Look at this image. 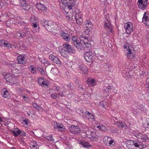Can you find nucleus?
Wrapping results in <instances>:
<instances>
[{"mask_svg":"<svg viewBox=\"0 0 149 149\" xmlns=\"http://www.w3.org/2000/svg\"><path fill=\"white\" fill-rule=\"evenodd\" d=\"M74 6V3H72L71 4H68L66 6V8L65 9L66 14H65V16L66 17V19L68 22L72 23L74 22V19L76 20V23L79 25L82 24L83 19L82 18V14L81 12H79L78 10H76L75 13H72L71 10L72 7Z\"/></svg>","mask_w":149,"mask_h":149,"instance_id":"obj_1","label":"nucleus"},{"mask_svg":"<svg viewBox=\"0 0 149 149\" xmlns=\"http://www.w3.org/2000/svg\"><path fill=\"white\" fill-rule=\"evenodd\" d=\"M81 42L78 40L77 36H74L72 38L73 43L77 48L81 50L89 48L91 46L92 41L84 36L80 38Z\"/></svg>","mask_w":149,"mask_h":149,"instance_id":"obj_2","label":"nucleus"},{"mask_svg":"<svg viewBox=\"0 0 149 149\" xmlns=\"http://www.w3.org/2000/svg\"><path fill=\"white\" fill-rule=\"evenodd\" d=\"M49 23L51 30L48 31H49L56 33V32H60L61 30H63V26L58 22H54L52 21Z\"/></svg>","mask_w":149,"mask_h":149,"instance_id":"obj_3","label":"nucleus"},{"mask_svg":"<svg viewBox=\"0 0 149 149\" xmlns=\"http://www.w3.org/2000/svg\"><path fill=\"white\" fill-rule=\"evenodd\" d=\"M52 90L55 92V93L51 94V96L53 98L56 99L58 98V96L62 97L64 96L61 91V88L57 85H55L52 87Z\"/></svg>","mask_w":149,"mask_h":149,"instance_id":"obj_4","label":"nucleus"},{"mask_svg":"<svg viewBox=\"0 0 149 149\" xmlns=\"http://www.w3.org/2000/svg\"><path fill=\"white\" fill-rule=\"evenodd\" d=\"M104 31H106L107 34H110L112 30V27L110 23L108 20H107L104 21Z\"/></svg>","mask_w":149,"mask_h":149,"instance_id":"obj_5","label":"nucleus"},{"mask_svg":"<svg viewBox=\"0 0 149 149\" xmlns=\"http://www.w3.org/2000/svg\"><path fill=\"white\" fill-rule=\"evenodd\" d=\"M134 136L138 139H141L143 141L146 142H149V137L145 134H143L141 133L135 132Z\"/></svg>","mask_w":149,"mask_h":149,"instance_id":"obj_6","label":"nucleus"},{"mask_svg":"<svg viewBox=\"0 0 149 149\" xmlns=\"http://www.w3.org/2000/svg\"><path fill=\"white\" fill-rule=\"evenodd\" d=\"M124 27L127 34H130L133 31V26L132 23L128 22L125 24Z\"/></svg>","mask_w":149,"mask_h":149,"instance_id":"obj_7","label":"nucleus"},{"mask_svg":"<svg viewBox=\"0 0 149 149\" xmlns=\"http://www.w3.org/2000/svg\"><path fill=\"white\" fill-rule=\"evenodd\" d=\"M69 131L74 134H77L80 133V128L77 126L71 125L69 127Z\"/></svg>","mask_w":149,"mask_h":149,"instance_id":"obj_8","label":"nucleus"},{"mask_svg":"<svg viewBox=\"0 0 149 149\" xmlns=\"http://www.w3.org/2000/svg\"><path fill=\"white\" fill-rule=\"evenodd\" d=\"M94 54L91 52H87L84 54L85 61L88 62H92L94 58Z\"/></svg>","mask_w":149,"mask_h":149,"instance_id":"obj_9","label":"nucleus"},{"mask_svg":"<svg viewBox=\"0 0 149 149\" xmlns=\"http://www.w3.org/2000/svg\"><path fill=\"white\" fill-rule=\"evenodd\" d=\"M77 68L78 70L81 73L85 74H87L88 70L85 65L83 64H78Z\"/></svg>","mask_w":149,"mask_h":149,"instance_id":"obj_10","label":"nucleus"},{"mask_svg":"<svg viewBox=\"0 0 149 149\" xmlns=\"http://www.w3.org/2000/svg\"><path fill=\"white\" fill-rule=\"evenodd\" d=\"M49 58L54 63H56L59 65H63V64L60 60L56 56L53 54H50L49 56Z\"/></svg>","mask_w":149,"mask_h":149,"instance_id":"obj_11","label":"nucleus"},{"mask_svg":"<svg viewBox=\"0 0 149 149\" xmlns=\"http://www.w3.org/2000/svg\"><path fill=\"white\" fill-rule=\"evenodd\" d=\"M29 29H28V30L26 29H23L22 30H19L17 33V35L18 37L23 38L29 33Z\"/></svg>","mask_w":149,"mask_h":149,"instance_id":"obj_12","label":"nucleus"},{"mask_svg":"<svg viewBox=\"0 0 149 149\" xmlns=\"http://www.w3.org/2000/svg\"><path fill=\"white\" fill-rule=\"evenodd\" d=\"M36 6L39 11L47 13V8L44 4L40 3H38L37 4Z\"/></svg>","mask_w":149,"mask_h":149,"instance_id":"obj_13","label":"nucleus"},{"mask_svg":"<svg viewBox=\"0 0 149 149\" xmlns=\"http://www.w3.org/2000/svg\"><path fill=\"white\" fill-rule=\"evenodd\" d=\"M85 25V29H86V32L89 33V32L92 29L93 27V24L90 20H86L84 23Z\"/></svg>","mask_w":149,"mask_h":149,"instance_id":"obj_14","label":"nucleus"},{"mask_svg":"<svg viewBox=\"0 0 149 149\" xmlns=\"http://www.w3.org/2000/svg\"><path fill=\"white\" fill-rule=\"evenodd\" d=\"M148 0H138V3L139 7L140 8L144 10L147 5Z\"/></svg>","mask_w":149,"mask_h":149,"instance_id":"obj_15","label":"nucleus"},{"mask_svg":"<svg viewBox=\"0 0 149 149\" xmlns=\"http://www.w3.org/2000/svg\"><path fill=\"white\" fill-rule=\"evenodd\" d=\"M17 60L18 64L24 65L26 64V60L25 56L22 55H20L17 56Z\"/></svg>","mask_w":149,"mask_h":149,"instance_id":"obj_16","label":"nucleus"},{"mask_svg":"<svg viewBox=\"0 0 149 149\" xmlns=\"http://www.w3.org/2000/svg\"><path fill=\"white\" fill-rule=\"evenodd\" d=\"M6 81L10 83H14V80L15 78L13 77V75L10 74H7L4 76Z\"/></svg>","mask_w":149,"mask_h":149,"instance_id":"obj_17","label":"nucleus"},{"mask_svg":"<svg viewBox=\"0 0 149 149\" xmlns=\"http://www.w3.org/2000/svg\"><path fill=\"white\" fill-rule=\"evenodd\" d=\"M27 0H20V3L23 8L25 10H28L30 8L29 5L26 3Z\"/></svg>","mask_w":149,"mask_h":149,"instance_id":"obj_18","label":"nucleus"},{"mask_svg":"<svg viewBox=\"0 0 149 149\" xmlns=\"http://www.w3.org/2000/svg\"><path fill=\"white\" fill-rule=\"evenodd\" d=\"M148 14L145 12L142 18V22L147 26L149 25V18Z\"/></svg>","mask_w":149,"mask_h":149,"instance_id":"obj_19","label":"nucleus"},{"mask_svg":"<svg viewBox=\"0 0 149 149\" xmlns=\"http://www.w3.org/2000/svg\"><path fill=\"white\" fill-rule=\"evenodd\" d=\"M52 21H47L46 20H43L42 22V23L43 26H44L46 29L48 31L51 30V28H50V25L49 24V22H52Z\"/></svg>","mask_w":149,"mask_h":149,"instance_id":"obj_20","label":"nucleus"},{"mask_svg":"<svg viewBox=\"0 0 149 149\" xmlns=\"http://www.w3.org/2000/svg\"><path fill=\"white\" fill-rule=\"evenodd\" d=\"M125 55L129 59H132L135 57V54L134 52L132 51L131 49H129Z\"/></svg>","mask_w":149,"mask_h":149,"instance_id":"obj_21","label":"nucleus"},{"mask_svg":"<svg viewBox=\"0 0 149 149\" xmlns=\"http://www.w3.org/2000/svg\"><path fill=\"white\" fill-rule=\"evenodd\" d=\"M54 128L55 129H58V130L61 131H64L65 130V128L63 125L56 122L54 124Z\"/></svg>","mask_w":149,"mask_h":149,"instance_id":"obj_22","label":"nucleus"},{"mask_svg":"<svg viewBox=\"0 0 149 149\" xmlns=\"http://www.w3.org/2000/svg\"><path fill=\"white\" fill-rule=\"evenodd\" d=\"M60 34L63 39L65 41H68L70 40V37L68 34L65 33L63 31H62L60 33Z\"/></svg>","mask_w":149,"mask_h":149,"instance_id":"obj_23","label":"nucleus"},{"mask_svg":"<svg viewBox=\"0 0 149 149\" xmlns=\"http://www.w3.org/2000/svg\"><path fill=\"white\" fill-rule=\"evenodd\" d=\"M134 141L132 140H128L126 142L125 144L126 147L129 149H134Z\"/></svg>","mask_w":149,"mask_h":149,"instance_id":"obj_24","label":"nucleus"},{"mask_svg":"<svg viewBox=\"0 0 149 149\" xmlns=\"http://www.w3.org/2000/svg\"><path fill=\"white\" fill-rule=\"evenodd\" d=\"M63 46L64 48L66 49L67 51L68 52H72V48L68 42H65L63 45Z\"/></svg>","mask_w":149,"mask_h":149,"instance_id":"obj_25","label":"nucleus"},{"mask_svg":"<svg viewBox=\"0 0 149 149\" xmlns=\"http://www.w3.org/2000/svg\"><path fill=\"white\" fill-rule=\"evenodd\" d=\"M32 24V28L33 29L32 30L33 32H38L39 31V23L38 22H35Z\"/></svg>","mask_w":149,"mask_h":149,"instance_id":"obj_26","label":"nucleus"},{"mask_svg":"<svg viewBox=\"0 0 149 149\" xmlns=\"http://www.w3.org/2000/svg\"><path fill=\"white\" fill-rule=\"evenodd\" d=\"M12 133L14 137H17L20 134L21 130L18 128H16L12 131Z\"/></svg>","mask_w":149,"mask_h":149,"instance_id":"obj_27","label":"nucleus"},{"mask_svg":"<svg viewBox=\"0 0 149 149\" xmlns=\"http://www.w3.org/2000/svg\"><path fill=\"white\" fill-rule=\"evenodd\" d=\"M17 66L14 64L11 65V69L13 74L18 73L19 72V69L17 68Z\"/></svg>","mask_w":149,"mask_h":149,"instance_id":"obj_28","label":"nucleus"},{"mask_svg":"<svg viewBox=\"0 0 149 149\" xmlns=\"http://www.w3.org/2000/svg\"><path fill=\"white\" fill-rule=\"evenodd\" d=\"M89 137L91 140L93 141H95L97 140V136L96 133L94 132H93L91 133V135L89 136Z\"/></svg>","mask_w":149,"mask_h":149,"instance_id":"obj_29","label":"nucleus"},{"mask_svg":"<svg viewBox=\"0 0 149 149\" xmlns=\"http://www.w3.org/2000/svg\"><path fill=\"white\" fill-rule=\"evenodd\" d=\"M87 81V83L89 86H92L95 85V81L94 79L91 78H88Z\"/></svg>","mask_w":149,"mask_h":149,"instance_id":"obj_30","label":"nucleus"},{"mask_svg":"<svg viewBox=\"0 0 149 149\" xmlns=\"http://www.w3.org/2000/svg\"><path fill=\"white\" fill-rule=\"evenodd\" d=\"M30 146L31 149H38L37 143L36 141H31L30 143Z\"/></svg>","mask_w":149,"mask_h":149,"instance_id":"obj_31","label":"nucleus"},{"mask_svg":"<svg viewBox=\"0 0 149 149\" xmlns=\"http://www.w3.org/2000/svg\"><path fill=\"white\" fill-rule=\"evenodd\" d=\"M25 91L26 90L22 88H17L16 90L17 92L21 96L25 94L24 93Z\"/></svg>","mask_w":149,"mask_h":149,"instance_id":"obj_32","label":"nucleus"},{"mask_svg":"<svg viewBox=\"0 0 149 149\" xmlns=\"http://www.w3.org/2000/svg\"><path fill=\"white\" fill-rule=\"evenodd\" d=\"M80 144L82 145L84 148H89L91 147L89 143L85 141H83L80 142Z\"/></svg>","mask_w":149,"mask_h":149,"instance_id":"obj_33","label":"nucleus"},{"mask_svg":"<svg viewBox=\"0 0 149 149\" xmlns=\"http://www.w3.org/2000/svg\"><path fill=\"white\" fill-rule=\"evenodd\" d=\"M59 52L61 56L65 57H66L68 56V52L66 51L65 49H61V50H60Z\"/></svg>","mask_w":149,"mask_h":149,"instance_id":"obj_34","label":"nucleus"},{"mask_svg":"<svg viewBox=\"0 0 149 149\" xmlns=\"http://www.w3.org/2000/svg\"><path fill=\"white\" fill-rule=\"evenodd\" d=\"M117 125L119 128H123L124 127H126L127 125L125 123L121 121L118 122Z\"/></svg>","mask_w":149,"mask_h":149,"instance_id":"obj_35","label":"nucleus"},{"mask_svg":"<svg viewBox=\"0 0 149 149\" xmlns=\"http://www.w3.org/2000/svg\"><path fill=\"white\" fill-rule=\"evenodd\" d=\"M138 108L145 113L146 112L148 111L145 107L144 105L143 104H139L138 106Z\"/></svg>","mask_w":149,"mask_h":149,"instance_id":"obj_36","label":"nucleus"},{"mask_svg":"<svg viewBox=\"0 0 149 149\" xmlns=\"http://www.w3.org/2000/svg\"><path fill=\"white\" fill-rule=\"evenodd\" d=\"M23 126L25 127H27L29 124V120L28 119H25L22 123Z\"/></svg>","mask_w":149,"mask_h":149,"instance_id":"obj_37","label":"nucleus"},{"mask_svg":"<svg viewBox=\"0 0 149 149\" xmlns=\"http://www.w3.org/2000/svg\"><path fill=\"white\" fill-rule=\"evenodd\" d=\"M42 83V84L40 85L41 86H43L44 87H49V83L48 80H45Z\"/></svg>","mask_w":149,"mask_h":149,"instance_id":"obj_38","label":"nucleus"},{"mask_svg":"<svg viewBox=\"0 0 149 149\" xmlns=\"http://www.w3.org/2000/svg\"><path fill=\"white\" fill-rule=\"evenodd\" d=\"M111 137L107 136H105L103 139L105 143L107 145H108L110 140L111 139Z\"/></svg>","mask_w":149,"mask_h":149,"instance_id":"obj_39","label":"nucleus"},{"mask_svg":"<svg viewBox=\"0 0 149 149\" xmlns=\"http://www.w3.org/2000/svg\"><path fill=\"white\" fill-rule=\"evenodd\" d=\"M30 21L31 24L38 22V18L35 16H33L31 17Z\"/></svg>","mask_w":149,"mask_h":149,"instance_id":"obj_40","label":"nucleus"},{"mask_svg":"<svg viewBox=\"0 0 149 149\" xmlns=\"http://www.w3.org/2000/svg\"><path fill=\"white\" fill-rule=\"evenodd\" d=\"M131 47V45L127 42L125 43L123 45L124 48L125 49H126V50L127 51H128L129 49H131L130 48Z\"/></svg>","mask_w":149,"mask_h":149,"instance_id":"obj_41","label":"nucleus"},{"mask_svg":"<svg viewBox=\"0 0 149 149\" xmlns=\"http://www.w3.org/2000/svg\"><path fill=\"white\" fill-rule=\"evenodd\" d=\"M23 99L26 102H29V96L26 94H25L24 95H22L21 96Z\"/></svg>","mask_w":149,"mask_h":149,"instance_id":"obj_42","label":"nucleus"},{"mask_svg":"<svg viewBox=\"0 0 149 149\" xmlns=\"http://www.w3.org/2000/svg\"><path fill=\"white\" fill-rule=\"evenodd\" d=\"M33 107L36 109L40 111L42 110V108L40 107L37 104L33 103Z\"/></svg>","mask_w":149,"mask_h":149,"instance_id":"obj_43","label":"nucleus"},{"mask_svg":"<svg viewBox=\"0 0 149 149\" xmlns=\"http://www.w3.org/2000/svg\"><path fill=\"white\" fill-rule=\"evenodd\" d=\"M97 127L102 131H105L107 130V128L104 125H99L97 126Z\"/></svg>","mask_w":149,"mask_h":149,"instance_id":"obj_44","label":"nucleus"},{"mask_svg":"<svg viewBox=\"0 0 149 149\" xmlns=\"http://www.w3.org/2000/svg\"><path fill=\"white\" fill-rule=\"evenodd\" d=\"M44 137L47 140L49 141H52L54 142V140L53 138L52 135H49V136H46Z\"/></svg>","mask_w":149,"mask_h":149,"instance_id":"obj_45","label":"nucleus"},{"mask_svg":"<svg viewBox=\"0 0 149 149\" xmlns=\"http://www.w3.org/2000/svg\"><path fill=\"white\" fill-rule=\"evenodd\" d=\"M29 68L31 70L32 73H36V68L34 67L33 65H31L29 67Z\"/></svg>","mask_w":149,"mask_h":149,"instance_id":"obj_46","label":"nucleus"},{"mask_svg":"<svg viewBox=\"0 0 149 149\" xmlns=\"http://www.w3.org/2000/svg\"><path fill=\"white\" fill-rule=\"evenodd\" d=\"M42 62L44 64V65L45 66H47L50 64L49 62L45 59H43L42 61Z\"/></svg>","mask_w":149,"mask_h":149,"instance_id":"obj_47","label":"nucleus"},{"mask_svg":"<svg viewBox=\"0 0 149 149\" xmlns=\"http://www.w3.org/2000/svg\"><path fill=\"white\" fill-rule=\"evenodd\" d=\"M9 96V93L7 90L5 91L3 94V97L5 98H8Z\"/></svg>","mask_w":149,"mask_h":149,"instance_id":"obj_48","label":"nucleus"},{"mask_svg":"<svg viewBox=\"0 0 149 149\" xmlns=\"http://www.w3.org/2000/svg\"><path fill=\"white\" fill-rule=\"evenodd\" d=\"M146 88L147 91L149 92V77L147 78L146 80Z\"/></svg>","mask_w":149,"mask_h":149,"instance_id":"obj_49","label":"nucleus"},{"mask_svg":"<svg viewBox=\"0 0 149 149\" xmlns=\"http://www.w3.org/2000/svg\"><path fill=\"white\" fill-rule=\"evenodd\" d=\"M141 143L140 142H136V141H134V143H133V146H134L136 147L137 148H140V146H141Z\"/></svg>","mask_w":149,"mask_h":149,"instance_id":"obj_50","label":"nucleus"},{"mask_svg":"<svg viewBox=\"0 0 149 149\" xmlns=\"http://www.w3.org/2000/svg\"><path fill=\"white\" fill-rule=\"evenodd\" d=\"M45 79L42 77H40L38 79V83L40 85L42 84L43 82Z\"/></svg>","mask_w":149,"mask_h":149,"instance_id":"obj_51","label":"nucleus"},{"mask_svg":"<svg viewBox=\"0 0 149 149\" xmlns=\"http://www.w3.org/2000/svg\"><path fill=\"white\" fill-rule=\"evenodd\" d=\"M37 69L42 74H43L44 72L45 73V71L42 68L40 67H38L37 68Z\"/></svg>","mask_w":149,"mask_h":149,"instance_id":"obj_52","label":"nucleus"},{"mask_svg":"<svg viewBox=\"0 0 149 149\" xmlns=\"http://www.w3.org/2000/svg\"><path fill=\"white\" fill-rule=\"evenodd\" d=\"M15 23L16 24H19L20 25H22L25 24V22L24 21H16Z\"/></svg>","mask_w":149,"mask_h":149,"instance_id":"obj_53","label":"nucleus"},{"mask_svg":"<svg viewBox=\"0 0 149 149\" xmlns=\"http://www.w3.org/2000/svg\"><path fill=\"white\" fill-rule=\"evenodd\" d=\"M115 143L114 141L111 138V139L109 141V143H108V144H109V146L111 145H113Z\"/></svg>","mask_w":149,"mask_h":149,"instance_id":"obj_54","label":"nucleus"},{"mask_svg":"<svg viewBox=\"0 0 149 149\" xmlns=\"http://www.w3.org/2000/svg\"><path fill=\"white\" fill-rule=\"evenodd\" d=\"M3 46H5L6 47L9 48H10L11 47V45L10 44L8 43H6L5 42V43Z\"/></svg>","mask_w":149,"mask_h":149,"instance_id":"obj_55","label":"nucleus"},{"mask_svg":"<svg viewBox=\"0 0 149 149\" xmlns=\"http://www.w3.org/2000/svg\"><path fill=\"white\" fill-rule=\"evenodd\" d=\"M22 136H26V133L23 130H21V133L19 134Z\"/></svg>","mask_w":149,"mask_h":149,"instance_id":"obj_56","label":"nucleus"},{"mask_svg":"<svg viewBox=\"0 0 149 149\" xmlns=\"http://www.w3.org/2000/svg\"><path fill=\"white\" fill-rule=\"evenodd\" d=\"M21 19V18L20 17H17V18H15L14 19V22H13V23L14 22V24H15V22H16V21H19V22L20 21Z\"/></svg>","mask_w":149,"mask_h":149,"instance_id":"obj_57","label":"nucleus"},{"mask_svg":"<svg viewBox=\"0 0 149 149\" xmlns=\"http://www.w3.org/2000/svg\"><path fill=\"white\" fill-rule=\"evenodd\" d=\"M93 132H91L90 130H88L86 131V134L89 136L91 135V133Z\"/></svg>","mask_w":149,"mask_h":149,"instance_id":"obj_58","label":"nucleus"},{"mask_svg":"<svg viewBox=\"0 0 149 149\" xmlns=\"http://www.w3.org/2000/svg\"><path fill=\"white\" fill-rule=\"evenodd\" d=\"M86 112H87V114H88L89 116L91 115V116H92V117H89V118L93 119V120H94V116L93 115L89 112L87 111Z\"/></svg>","mask_w":149,"mask_h":149,"instance_id":"obj_59","label":"nucleus"},{"mask_svg":"<svg viewBox=\"0 0 149 149\" xmlns=\"http://www.w3.org/2000/svg\"><path fill=\"white\" fill-rule=\"evenodd\" d=\"M5 40H0V46H3L5 43Z\"/></svg>","mask_w":149,"mask_h":149,"instance_id":"obj_60","label":"nucleus"},{"mask_svg":"<svg viewBox=\"0 0 149 149\" xmlns=\"http://www.w3.org/2000/svg\"><path fill=\"white\" fill-rule=\"evenodd\" d=\"M143 127H145V128H149V124L148 123H145L143 125Z\"/></svg>","mask_w":149,"mask_h":149,"instance_id":"obj_61","label":"nucleus"},{"mask_svg":"<svg viewBox=\"0 0 149 149\" xmlns=\"http://www.w3.org/2000/svg\"><path fill=\"white\" fill-rule=\"evenodd\" d=\"M108 86H104L103 88L104 90L106 92H109L108 89Z\"/></svg>","mask_w":149,"mask_h":149,"instance_id":"obj_62","label":"nucleus"},{"mask_svg":"<svg viewBox=\"0 0 149 149\" xmlns=\"http://www.w3.org/2000/svg\"><path fill=\"white\" fill-rule=\"evenodd\" d=\"M108 88L109 92H111L112 89H113V87L111 86H108Z\"/></svg>","mask_w":149,"mask_h":149,"instance_id":"obj_63","label":"nucleus"},{"mask_svg":"<svg viewBox=\"0 0 149 149\" xmlns=\"http://www.w3.org/2000/svg\"><path fill=\"white\" fill-rule=\"evenodd\" d=\"M67 86L68 87H70V83H68L67 84Z\"/></svg>","mask_w":149,"mask_h":149,"instance_id":"obj_64","label":"nucleus"}]
</instances>
